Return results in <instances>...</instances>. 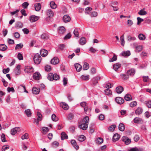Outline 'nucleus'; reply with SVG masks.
I'll return each mask as SVG.
<instances>
[{
    "label": "nucleus",
    "instance_id": "nucleus-63",
    "mask_svg": "<svg viewBox=\"0 0 151 151\" xmlns=\"http://www.w3.org/2000/svg\"><path fill=\"white\" fill-rule=\"evenodd\" d=\"M128 151H142L139 150L136 147L132 148L131 149L129 150Z\"/></svg>",
    "mask_w": 151,
    "mask_h": 151
},
{
    "label": "nucleus",
    "instance_id": "nucleus-34",
    "mask_svg": "<svg viewBox=\"0 0 151 151\" xmlns=\"http://www.w3.org/2000/svg\"><path fill=\"white\" fill-rule=\"evenodd\" d=\"M81 78V79L83 81H87L89 79V75L85 76V75H82Z\"/></svg>",
    "mask_w": 151,
    "mask_h": 151
},
{
    "label": "nucleus",
    "instance_id": "nucleus-41",
    "mask_svg": "<svg viewBox=\"0 0 151 151\" xmlns=\"http://www.w3.org/2000/svg\"><path fill=\"white\" fill-rule=\"evenodd\" d=\"M59 145V142L56 141L53 142L52 144V147H56Z\"/></svg>",
    "mask_w": 151,
    "mask_h": 151
},
{
    "label": "nucleus",
    "instance_id": "nucleus-42",
    "mask_svg": "<svg viewBox=\"0 0 151 151\" xmlns=\"http://www.w3.org/2000/svg\"><path fill=\"white\" fill-rule=\"evenodd\" d=\"M96 142L97 144H100L103 143V139L101 137H99L96 140Z\"/></svg>",
    "mask_w": 151,
    "mask_h": 151
},
{
    "label": "nucleus",
    "instance_id": "nucleus-47",
    "mask_svg": "<svg viewBox=\"0 0 151 151\" xmlns=\"http://www.w3.org/2000/svg\"><path fill=\"white\" fill-rule=\"evenodd\" d=\"M117 56L115 55L114 54V56L112 58H110L109 60V62H113L114 61H116L117 60Z\"/></svg>",
    "mask_w": 151,
    "mask_h": 151
},
{
    "label": "nucleus",
    "instance_id": "nucleus-11",
    "mask_svg": "<svg viewBox=\"0 0 151 151\" xmlns=\"http://www.w3.org/2000/svg\"><path fill=\"white\" fill-rule=\"evenodd\" d=\"M122 140L125 142L126 145H128L131 142V140L129 139L127 137L125 136L122 137Z\"/></svg>",
    "mask_w": 151,
    "mask_h": 151
},
{
    "label": "nucleus",
    "instance_id": "nucleus-17",
    "mask_svg": "<svg viewBox=\"0 0 151 151\" xmlns=\"http://www.w3.org/2000/svg\"><path fill=\"white\" fill-rule=\"evenodd\" d=\"M124 90V88L122 87L121 86H119L116 87V92L118 94L121 93Z\"/></svg>",
    "mask_w": 151,
    "mask_h": 151
},
{
    "label": "nucleus",
    "instance_id": "nucleus-30",
    "mask_svg": "<svg viewBox=\"0 0 151 151\" xmlns=\"http://www.w3.org/2000/svg\"><path fill=\"white\" fill-rule=\"evenodd\" d=\"M68 138V135L66 134L65 132H62L61 133V139L63 140L65 139H67Z\"/></svg>",
    "mask_w": 151,
    "mask_h": 151
},
{
    "label": "nucleus",
    "instance_id": "nucleus-39",
    "mask_svg": "<svg viewBox=\"0 0 151 151\" xmlns=\"http://www.w3.org/2000/svg\"><path fill=\"white\" fill-rule=\"evenodd\" d=\"M50 7L52 9H55L57 7V5L53 1H52L50 3Z\"/></svg>",
    "mask_w": 151,
    "mask_h": 151
},
{
    "label": "nucleus",
    "instance_id": "nucleus-35",
    "mask_svg": "<svg viewBox=\"0 0 151 151\" xmlns=\"http://www.w3.org/2000/svg\"><path fill=\"white\" fill-rule=\"evenodd\" d=\"M27 117H30L32 115V113L30 109L26 110L24 111Z\"/></svg>",
    "mask_w": 151,
    "mask_h": 151
},
{
    "label": "nucleus",
    "instance_id": "nucleus-21",
    "mask_svg": "<svg viewBox=\"0 0 151 151\" xmlns=\"http://www.w3.org/2000/svg\"><path fill=\"white\" fill-rule=\"evenodd\" d=\"M23 26L22 23L20 22H17L15 26V27L17 29L22 28Z\"/></svg>",
    "mask_w": 151,
    "mask_h": 151
},
{
    "label": "nucleus",
    "instance_id": "nucleus-58",
    "mask_svg": "<svg viewBox=\"0 0 151 151\" xmlns=\"http://www.w3.org/2000/svg\"><path fill=\"white\" fill-rule=\"evenodd\" d=\"M137 19V24L138 25H139L141 22L143 21L144 20L143 19H142L139 17H138Z\"/></svg>",
    "mask_w": 151,
    "mask_h": 151
},
{
    "label": "nucleus",
    "instance_id": "nucleus-56",
    "mask_svg": "<svg viewBox=\"0 0 151 151\" xmlns=\"http://www.w3.org/2000/svg\"><path fill=\"white\" fill-rule=\"evenodd\" d=\"M137 105V102L135 101H133L130 103L129 105L131 107H133L136 106Z\"/></svg>",
    "mask_w": 151,
    "mask_h": 151
},
{
    "label": "nucleus",
    "instance_id": "nucleus-28",
    "mask_svg": "<svg viewBox=\"0 0 151 151\" xmlns=\"http://www.w3.org/2000/svg\"><path fill=\"white\" fill-rule=\"evenodd\" d=\"M35 9L37 11H39L41 8V4L40 3L36 4L35 5Z\"/></svg>",
    "mask_w": 151,
    "mask_h": 151
},
{
    "label": "nucleus",
    "instance_id": "nucleus-6",
    "mask_svg": "<svg viewBox=\"0 0 151 151\" xmlns=\"http://www.w3.org/2000/svg\"><path fill=\"white\" fill-rule=\"evenodd\" d=\"M80 105L83 108L84 112L86 113L88 110V106L86 103L85 101L82 102L80 103Z\"/></svg>",
    "mask_w": 151,
    "mask_h": 151
},
{
    "label": "nucleus",
    "instance_id": "nucleus-61",
    "mask_svg": "<svg viewBox=\"0 0 151 151\" xmlns=\"http://www.w3.org/2000/svg\"><path fill=\"white\" fill-rule=\"evenodd\" d=\"M9 145H7L6 146L4 145L2 148V151H5L6 150L9 148Z\"/></svg>",
    "mask_w": 151,
    "mask_h": 151
},
{
    "label": "nucleus",
    "instance_id": "nucleus-10",
    "mask_svg": "<svg viewBox=\"0 0 151 151\" xmlns=\"http://www.w3.org/2000/svg\"><path fill=\"white\" fill-rule=\"evenodd\" d=\"M59 62V60L58 58L56 57H54L51 60V63L53 65H56L58 64Z\"/></svg>",
    "mask_w": 151,
    "mask_h": 151
},
{
    "label": "nucleus",
    "instance_id": "nucleus-16",
    "mask_svg": "<svg viewBox=\"0 0 151 151\" xmlns=\"http://www.w3.org/2000/svg\"><path fill=\"white\" fill-rule=\"evenodd\" d=\"M120 137V136L119 134L117 133L114 134L113 137V141L114 142H115L119 139Z\"/></svg>",
    "mask_w": 151,
    "mask_h": 151
},
{
    "label": "nucleus",
    "instance_id": "nucleus-48",
    "mask_svg": "<svg viewBox=\"0 0 151 151\" xmlns=\"http://www.w3.org/2000/svg\"><path fill=\"white\" fill-rule=\"evenodd\" d=\"M41 37L42 39L45 40H47L48 38V37L45 33L42 34L41 36Z\"/></svg>",
    "mask_w": 151,
    "mask_h": 151
},
{
    "label": "nucleus",
    "instance_id": "nucleus-24",
    "mask_svg": "<svg viewBox=\"0 0 151 151\" xmlns=\"http://www.w3.org/2000/svg\"><path fill=\"white\" fill-rule=\"evenodd\" d=\"M121 78L123 80H128L129 78V76L128 74H125L122 73L120 75Z\"/></svg>",
    "mask_w": 151,
    "mask_h": 151
},
{
    "label": "nucleus",
    "instance_id": "nucleus-1",
    "mask_svg": "<svg viewBox=\"0 0 151 151\" xmlns=\"http://www.w3.org/2000/svg\"><path fill=\"white\" fill-rule=\"evenodd\" d=\"M89 117L86 116L78 122L79 127L83 130H86L88 128Z\"/></svg>",
    "mask_w": 151,
    "mask_h": 151
},
{
    "label": "nucleus",
    "instance_id": "nucleus-27",
    "mask_svg": "<svg viewBox=\"0 0 151 151\" xmlns=\"http://www.w3.org/2000/svg\"><path fill=\"white\" fill-rule=\"evenodd\" d=\"M75 67L77 71L78 72H80L82 69V66L78 63H76L75 64Z\"/></svg>",
    "mask_w": 151,
    "mask_h": 151
},
{
    "label": "nucleus",
    "instance_id": "nucleus-38",
    "mask_svg": "<svg viewBox=\"0 0 151 151\" xmlns=\"http://www.w3.org/2000/svg\"><path fill=\"white\" fill-rule=\"evenodd\" d=\"M86 137L84 135H81L78 137V140L80 142H83L86 139Z\"/></svg>",
    "mask_w": 151,
    "mask_h": 151
},
{
    "label": "nucleus",
    "instance_id": "nucleus-22",
    "mask_svg": "<svg viewBox=\"0 0 151 151\" xmlns=\"http://www.w3.org/2000/svg\"><path fill=\"white\" fill-rule=\"evenodd\" d=\"M60 106L65 110H67L68 109V105L65 103L62 102L60 103Z\"/></svg>",
    "mask_w": 151,
    "mask_h": 151
},
{
    "label": "nucleus",
    "instance_id": "nucleus-45",
    "mask_svg": "<svg viewBox=\"0 0 151 151\" xmlns=\"http://www.w3.org/2000/svg\"><path fill=\"white\" fill-rule=\"evenodd\" d=\"M105 93L107 95H111L112 94V91L109 89H106L104 90Z\"/></svg>",
    "mask_w": 151,
    "mask_h": 151
},
{
    "label": "nucleus",
    "instance_id": "nucleus-49",
    "mask_svg": "<svg viewBox=\"0 0 151 151\" xmlns=\"http://www.w3.org/2000/svg\"><path fill=\"white\" fill-rule=\"evenodd\" d=\"M138 14L141 15H146L147 14V12L145 11H143L142 9L140 10L138 12Z\"/></svg>",
    "mask_w": 151,
    "mask_h": 151
},
{
    "label": "nucleus",
    "instance_id": "nucleus-55",
    "mask_svg": "<svg viewBox=\"0 0 151 151\" xmlns=\"http://www.w3.org/2000/svg\"><path fill=\"white\" fill-rule=\"evenodd\" d=\"M74 117L73 114L72 113H70L67 117L68 119L69 120H71L73 119Z\"/></svg>",
    "mask_w": 151,
    "mask_h": 151
},
{
    "label": "nucleus",
    "instance_id": "nucleus-3",
    "mask_svg": "<svg viewBox=\"0 0 151 151\" xmlns=\"http://www.w3.org/2000/svg\"><path fill=\"white\" fill-rule=\"evenodd\" d=\"M33 60L35 64H39L40 63L41 61L42 58L39 54L37 53L35 55Z\"/></svg>",
    "mask_w": 151,
    "mask_h": 151
},
{
    "label": "nucleus",
    "instance_id": "nucleus-19",
    "mask_svg": "<svg viewBox=\"0 0 151 151\" xmlns=\"http://www.w3.org/2000/svg\"><path fill=\"white\" fill-rule=\"evenodd\" d=\"M97 83H98V81H97L96 80V78H93L91 79L90 82L91 85L93 87L95 86Z\"/></svg>",
    "mask_w": 151,
    "mask_h": 151
},
{
    "label": "nucleus",
    "instance_id": "nucleus-43",
    "mask_svg": "<svg viewBox=\"0 0 151 151\" xmlns=\"http://www.w3.org/2000/svg\"><path fill=\"white\" fill-rule=\"evenodd\" d=\"M127 39L129 41H132L135 40L136 38L134 37H132L130 35H128L127 37Z\"/></svg>",
    "mask_w": 151,
    "mask_h": 151
},
{
    "label": "nucleus",
    "instance_id": "nucleus-62",
    "mask_svg": "<svg viewBox=\"0 0 151 151\" xmlns=\"http://www.w3.org/2000/svg\"><path fill=\"white\" fill-rule=\"evenodd\" d=\"M17 58L20 60H23V59L22 55L20 53H19L17 55Z\"/></svg>",
    "mask_w": 151,
    "mask_h": 151
},
{
    "label": "nucleus",
    "instance_id": "nucleus-54",
    "mask_svg": "<svg viewBox=\"0 0 151 151\" xmlns=\"http://www.w3.org/2000/svg\"><path fill=\"white\" fill-rule=\"evenodd\" d=\"M29 5V4L27 2H25L22 4V6L24 9H26Z\"/></svg>",
    "mask_w": 151,
    "mask_h": 151
},
{
    "label": "nucleus",
    "instance_id": "nucleus-29",
    "mask_svg": "<svg viewBox=\"0 0 151 151\" xmlns=\"http://www.w3.org/2000/svg\"><path fill=\"white\" fill-rule=\"evenodd\" d=\"M40 88L35 87H33L32 89V91L33 93L35 94H38L40 92Z\"/></svg>",
    "mask_w": 151,
    "mask_h": 151
},
{
    "label": "nucleus",
    "instance_id": "nucleus-25",
    "mask_svg": "<svg viewBox=\"0 0 151 151\" xmlns=\"http://www.w3.org/2000/svg\"><path fill=\"white\" fill-rule=\"evenodd\" d=\"M58 33L60 34H63L65 31V29L63 26L60 27L58 28Z\"/></svg>",
    "mask_w": 151,
    "mask_h": 151
},
{
    "label": "nucleus",
    "instance_id": "nucleus-46",
    "mask_svg": "<svg viewBox=\"0 0 151 151\" xmlns=\"http://www.w3.org/2000/svg\"><path fill=\"white\" fill-rule=\"evenodd\" d=\"M51 118L52 120L53 121L56 122L58 120V118L57 117L56 115L54 114H52Z\"/></svg>",
    "mask_w": 151,
    "mask_h": 151
},
{
    "label": "nucleus",
    "instance_id": "nucleus-5",
    "mask_svg": "<svg viewBox=\"0 0 151 151\" xmlns=\"http://www.w3.org/2000/svg\"><path fill=\"white\" fill-rule=\"evenodd\" d=\"M24 71L27 73H31L34 72V69L32 67L27 66L25 67Z\"/></svg>",
    "mask_w": 151,
    "mask_h": 151
},
{
    "label": "nucleus",
    "instance_id": "nucleus-9",
    "mask_svg": "<svg viewBox=\"0 0 151 151\" xmlns=\"http://www.w3.org/2000/svg\"><path fill=\"white\" fill-rule=\"evenodd\" d=\"M18 90L20 92H25L27 93H28V92L26 90L25 86L24 85L22 84L18 88Z\"/></svg>",
    "mask_w": 151,
    "mask_h": 151
},
{
    "label": "nucleus",
    "instance_id": "nucleus-8",
    "mask_svg": "<svg viewBox=\"0 0 151 151\" xmlns=\"http://www.w3.org/2000/svg\"><path fill=\"white\" fill-rule=\"evenodd\" d=\"M115 101L116 102L119 104H122L124 102V99L120 97H117L116 98Z\"/></svg>",
    "mask_w": 151,
    "mask_h": 151
},
{
    "label": "nucleus",
    "instance_id": "nucleus-50",
    "mask_svg": "<svg viewBox=\"0 0 151 151\" xmlns=\"http://www.w3.org/2000/svg\"><path fill=\"white\" fill-rule=\"evenodd\" d=\"M116 127V126L114 124H113L111 125L109 128V129L111 132H113Z\"/></svg>",
    "mask_w": 151,
    "mask_h": 151
},
{
    "label": "nucleus",
    "instance_id": "nucleus-52",
    "mask_svg": "<svg viewBox=\"0 0 151 151\" xmlns=\"http://www.w3.org/2000/svg\"><path fill=\"white\" fill-rule=\"evenodd\" d=\"M1 141L2 142H6V139L5 135L4 133H2L1 136Z\"/></svg>",
    "mask_w": 151,
    "mask_h": 151
},
{
    "label": "nucleus",
    "instance_id": "nucleus-59",
    "mask_svg": "<svg viewBox=\"0 0 151 151\" xmlns=\"http://www.w3.org/2000/svg\"><path fill=\"white\" fill-rule=\"evenodd\" d=\"M28 134L27 133H25L22 136L21 138L23 140L28 139Z\"/></svg>",
    "mask_w": 151,
    "mask_h": 151
},
{
    "label": "nucleus",
    "instance_id": "nucleus-57",
    "mask_svg": "<svg viewBox=\"0 0 151 151\" xmlns=\"http://www.w3.org/2000/svg\"><path fill=\"white\" fill-rule=\"evenodd\" d=\"M45 70L47 71H51V67L49 65H47L45 67Z\"/></svg>",
    "mask_w": 151,
    "mask_h": 151
},
{
    "label": "nucleus",
    "instance_id": "nucleus-53",
    "mask_svg": "<svg viewBox=\"0 0 151 151\" xmlns=\"http://www.w3.org/2000/svg\"><path fill=\"white\" fill-rule=\"evenodd\" d=\"M92 10V8L88 7L86 8L85 9V13H87V14H89V12L91 11Z\"/></svg>",
    "mask_w": 151,
    "mask_h": 151
},
{
    "label": "nucleus",
    "instance_id": "nucleus-14",
    "mask_svg": "<svg viewBox=\"0 0 151 151\" xmlns=\"http://www.w3.org/2000/svg\"><path fill=\"white\" fill-rule=\"evenodd\" d=\"M40 76L41 75L39 73L36 72L33 74V78L35 80H39L40 79Z\"/></svg>",
    "mask_w": 151,
    "mask_h": 151
},
{
    "label": "nucleus",
    "instance_id": "nucleus-37",
    "mask_svg": "<svg viewBox=\"0 0 151 151\" xmlns=\"http://www.w3.org/2000/svg\"><path fill=\"white\" fill-rule=\"evenodd\" d=\"M86 42V38L84 37H82L80 40V44L81 45L85 44Z\"/></svg>",
    "mask_w": 151,
    "mask_h": 151
},
{
    "label": "nucleus",
    "instance_id": "nucleus-40",
    "mask_svg": "<svg viewBox=\"0 0 151 151\" xmlns=\"http://www.w3.org/2000/svg\"><path fill=\"white\" fill-rule=\"evenodd\" d=\"M121 44L122 46H124L125 43V41L124 39V35H122L120 38Z\"/></svg>",
    "mask_w": 151,
    "mask_h": 151
},
{
    "label": "nucleus",
    "instance_id": "nucleus-12",
    "mask_svg": "<svg viewBox=\"0 0 151 151\" xmlns=\"http://www.w3.org/2000/svg\"><path fill=\"white\" fill-rule=\"evenodd\" d=\"M40 53L42 57H45L48 54V51L44 49H41L40 50Z\"/></svg>",
    "mask_w": 151,
    "mask_h": 151
},
{
    "label": "nucleus",
    "instance_id": "nucleus-32",
    "mask_svg": "<svg viewBox=\"0 0 151 151\" xmlns=\"http://www.w3.org/2000/svg\"><path fill=\"white\" fill-rule=\"evenodd\" d=\"M124 99L127 101H129L132 100V98L130 95L127 94L125 96Z\"/></svg>",
    "mask_w": 151,
    "mask_h": 151
},
{
    "label": "nucleus",
    "instance_id": "nucleus-20",
    "mask_svg": "<svg viewBox=\"0 0 151 151\" xmlns=\"http://www.w3.org/2000/svg\"><path fill=\"white\" fill-rule=\"evenodd\" d=\"M134 122L135 123L139 124V123H142L143 121L142 119L138 117H135L133 120Z\"/></svg>",
    "mask_w": 151,
    "mask_h": 151
},
{
    "label": "nucleus",
    "instance_id": "nucleus-51",
    "mask_svg": "<svg viewBox=\"0 0 151 151\" xmlns=\"http://www.w3.org/2000/svg\"><path fill=\"white\" fill-rule=\"evenodd\" d=\"M73 33L75 36L78 37H79V33L78 32V29H75Z\"/></svg>",
    "mask_w": 151,
    "mask_h": 151
},
{
    "label": "nucleus",
    "instance_id": "nucleus-33",
    "mask_svg": "<svg viewBox=\"0 0 151 151\" xmlns=\"http://www.w3.org/2000/svg\"><path fill=\"white\" fill-rule=\"evenodd\" d=\"M125 126L124 124L123 123H120L119 125V130L123 132L125 129Z\"/></svg>",
    "mask_w": 151,
    "mask_h": 151
},
{
    "label": "nucleus",
    "instance_id": "nucleus-13",
    "mask_svg": "<svg viewBox=\"0 0 151 151\" xmlns=\"http://www.w3.org/2000/svg\"><path fill=\"white\" fill-rule=\"evenodd\" d=\"M70 17L68 15H65L63 16V20L64 22L66 23L69 22L70 21Z\"/></svg>",
    "mask_w": 151,
    "mask_h": 151
},
{
    "label": "nucleus",
    "instance_id": "nucleus-64",
    "mask_svg": "<svg viewBox=\"0 0 151 151\" xmlns=\"http://www.w3.org/2000/svg\"><path fill=\"white\" fill-rule=\"evenodd\" d=\"M146 104L148 108H151V101H149L146 103Z\"/></svg>",
    "mask_w": 151,
    "mask_h": 151
},
{
    "label": "nucleus",
    "instance_id": "nucleus-26",
    "mask_svg": "<svg viewBox=\"0 0 151 151\" xmlns=\"http://www.w3.org/2000/svg\"><path fill=\"white\" fill-rule=\"evenodd\" d=\"M121 66V64L119 63H117L114 65L113 68L115 71H116Z\"/></svg>",
    "mask_w": 151,
    "mask_h": 151
},
{
    "label": "nucleus",
    "instance_id": "nucleus-18",
    "mask_svg": "<svg viewBox=\"0 0 151 151\" xmlns=\"http://www.w3.org/2000/svg\"><path fill=\"white\" fill-rule=\"evenodd\" d=\"M70 143L77 150H78L79 148V146L77 145L76 141L74 139L70 141Z\"/></svg>",
    "mask_w": 151,
    "mask_h": 151
},
{
    "label": "nucleus",
    "instance_id": "nucleus-4",
    "mask_svg": "<svg viewBox=\"0 0 151 151\" xmlns=\"http://www.w3.org/2000/svg\"><path fill=\"white\" fill-rule=\"evenodd\" d=\"M136 73L135 70L134 68H132L127 71L126 74H128V76L133 77L135 74Z\"/></svg>",
    "mask_w": 151,
    "mask_h": 151
},
{
    "label": "nucleus",
    "instance_id": "nucleus-2",
    "mask_svg": "<svg viewBox=\"0 0 151 151\" xmlns=\"http://www.w3.org/2000/svg\"><path fill=\"white\" fill-rule=\"evenodd\" d=\"M59 76L56 73L53 74L50 73L48 74L47 79L50 81H52L53 80L57 81L59 80Z\"/></svg>",
    "mask_w": 151,
    "mask_h": 151
},
{
    "label": "nucleus",
    "instance_id": "nucleus-15",
    "mask_svg": "<svg viewBox=\"0 0 151 151\" xmlns=\"http://www.w3.org/2000/svg\"><path fill=\"white\" fill-rule=\"evenodd\" d=\"M47 15L49 17H52L54 15L53 12L50 9H48L46 10V12Z\"/></svg>",
    "mask_w": 151,
    "mask_h": 151
},
{
    "label": "nucleus",
    "instance_id": "nucleus-7",
    "mask_svg": "<svg viewBox=\"0 0 151 151\" xmlns=\"http://www.w3.org/2000/svg\"><path fill=\"white\" fill-rule=\"evenodd\" d=\"M39 17L35 15L31 16L29 17V20L31 22H36L39 19Z\"/></svg>",
    "mask_w": 151,
    "mask_h": 151
},
{
    "label": "nucleus",
    "instance_id": "nucleus-36",
    "mask_svg": "<svg viewBox=\"0 0 151 151\" xmlns=\"http://www.w3.org/2000/svg\"><path fill=\"white\" fill-rule=\"evenodd\" d=\"M138 38L139 40H144L145 39V36L142 34L140 33L138 35Z\"/></svg>",
    "mask_w": 151,
    "mask_h": 151
},
{
    "label": "nucleus",
    "instance_id": "nucleus-44",
    "mask_svg": "<svg viewBox=\"0 0 151 151\" xmlns=\"http://www.w3.org/2000/svg\"><path fill=\"white\" fill-rule=\"evenodd\" d=\"M89 67V65L88 63L86 62H85L83 66V68L84 70H88Z\"/></svg>",
    "mask_w": 151,
    "mask_h": 151
},
{
    "label": "nucleus",
    "instance_id": "nucleus-31",
    "mask_svg": "<svg viewBox=\"0 0 151 151\" xmlns=\"http://www.w3.org/2000/svg\"><path fill=\"white\" fill-rule=\"evenodd\" d=\"M122 55L124 56H128L131 55V53L130 51L128 50L126 51L122 52Z\"/></svg>",
    "mask_w": 151,
    "mask_h": 151
},
{
    "label": "nucleus",
    "instance_id": "nucleus-23",
    "mask_svg": "<svg viewBox=\"0 0 151 151\" xmlns=\"http://www.w3.org/2000/svg\"><path fill=\"white\" fill-rule=\"evenodd\" d=\"M143 109L140 107H138L135 111V113L136 115H139L143 112Z\"/></svg>",
    "mask_w": 151,
    "mask_h": 151
},
{
    "label": "nucleus",
    "instance_id": "nucleus-60",
    "mask_svg": "<svg viewBox=\"0 0 151 151\" xmlns=\"http://www.w3.org/2000/svg\"><path fill=\"white\" fill-rule=\"evenodd\" d=\"M34 123H35L36 122V124L38 125L39 124V122L42 119V118H39V117H38V118L37 119V120L36 121V119H34Z\"/></svg>",
    "mask_w": 151,
    "mask_h": 151
}]
</instances>
